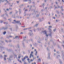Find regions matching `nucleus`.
Masks as SVG:
<instances>
[{
	"label": "nucleus",
	"mask_w": 64,
	"mask_h": 64,
	"mask_svg": "<svg viewBox=\"0 0 64 64\" xmlns=\"http://www.w3.org/2000/svg\"><path fill=\"white\" fill-rule=\"evenodd\" d=\"M32 54H33V52H31V54H30V58H31L32 57H33V55Z\"/></svg>",
	"instance_id": "obj_1"
},
{
	"label": "nucleus",
	"mask_w": 64,
	"mask_h": 64,
	"mask_svg": "<svg viewBox=\"0 0 64 64\" xmlns=\"http://www.w3.org/2000/svg\"><path fill=\"white\" fill-rule=\"evenodd\" d=\"M30 59L29 58H28L27 59V60H28V61L29 62V63H30V62H32V61H33V60H32V59L30 60V62H29V60H30Z\"/></svg>",
	"instance_id": "obj_2"
},
{
	"label": "nucleus",
	"mask_w": 64,
	"mask_h": 64,
	"mask_svg": "<svg viewBox=\"0 0 64 64\" xmlns=\"http://www.w3.org/2000/svg\"><path fill=\"white\" fill-rule=\"evenodd\" d=\"M44 33H45V34H46V36H48V35L47 34V32H46V31L45 30L44 31Z\"/></svg>",
	"instance_id": "obj_3"
},
{
	"label": "nucleus",
	"mask_w": 64,
	"mask_h": 64,
	"mask_svg": "<svg viewBox=\"0 0 64 64\" xmlns=\"http://www.w3.org/2000/svg\"><path fill=\"white\" fill-rule=\"evenodd\" d=\"M60 8V6H59L58 5H57L56 6V8Z\"/></svg>",
	"instance_id": "obj_4"
},
{
	"label": "nucleus",
	"mask_w": 64,
	"mask_h": 64,
	"mask_svg": "<svg viewBox=\"0 0 64 64\" xmlns=\"http://www.w3.org/2000/svg\"><path fill=\"white\" fill-rule=\"evenodd\" d=\"M60 64L62 63V61H61V60H60Z\"/></svg>",
	"instance_id": "obj_5"
},
{
	"label": "nucleus",
	"mask_w": 64,
	"mask_h": 64,
	"mask_svg": "<svg viewBox=\"0 0 64 64\" xmlns=\"http://www.w3.org/2000/svg\"><path fill=\"white\" fill-rule=\"evenodd\" d=\"M19 22H20V21H18L16 22V23H19Z\"/></svg>",
	"instance_id": "obj_6"
},
{
	"label": "nucleus",
	"mask_w": 64,
	"mask_h": 64,
	"mask_svg": "<svg viewBox=\"0 0 64 64\" xmlns=\"http://www.w3.org/2000/svg\"><path fill=\"white\" fill-rule=\"evenodd\" d=\"M26 58L25 57L23 59H22V61H24V60H25Z\"/></svg>",
	"instance_id": "obj_7"
},
{
	"label": "nucleus",
	"mask_w": 64,
	"mask_h": 64,
	"mask_svg": "<svg viewBox=\"0 0 64 64\" xmlns=\"http://www.w3.org/2000/svg\"><path fill=\"white\" fill-rule=\"evenodd\" d=\"M62 8H63V7L62 6L61 7V9H62V11H63V10L62 9Z\"/></svg>",
	"instance_id": "obj_8"
},
{
	"label": "nucleus",
	"mask_w": 64,
	"mask_h": 64,
	"mask_svg": "<svg viewBox=\"0 0 64 64\" xmlns=\"http://www.w3.org/2000/svg\"><path fill=\"white\" fill-rule=\"evenodd\" d=\"M4 34H6V32H3Z\"/></svg>",
	"instance_id": "obj_9"
},
{
	"label": "nucleus",
	"mask_w": 64,
	"mask_h": 64,
	"mask_svg": "<svg viewBox=\"0 0 64 64\" xmlns=\"http://www.w3.org/2000/svg\"><path fill=\"white\" fill-rule=\"evenodd\" d=\"M37 52H36V54H35V55H37Z\"/></svg>",
	"instance_id": "obj_10"
},
{
	"label": "nucleus",
	"mask_w": 64,
	"mask_h": 64,
	"mask_svg": "<svg viewBox=\"0 0 64 64\" xmlns=\"http://www.w3.org/2000/svg\"><path fill=\"white\" fill-rule=\"evenodd\" d=\"M38 60L39 61H41V59H40V58L38 59Z\"/></svg>",
	"instance_id": "obj_11"
},
{
	"label": "nucleus",
	"mask_w": 64,
	"mask_h": 64,
	"mask_svg": "<svg viewBox=\"0 0 64 64\" xmlns=\"http://www.w3.org/2000/svg\"><path fill=\"white\" fill-rule=\"evenodd\" d=\"M59 20H56V22H58V21H59Z\"/></svg>",
	"instance_id": "obj_12"
},
{
	"label": "nucleus",
	"mask_w": 64,
	"mask_h": 64,
	"mask_svg": "<svg viewBox=\"0 0 64 64\" xmlns=\"http://www.w3.org/2000/svg\"><path fill=\"white\" fill-rule=\"evenodd\" d=\"M49 28H52V26H49Z\"/></svg>",
	"instance_id": "obj_13"
},
{
	"label": "nucleus",
	"mask_w": 64,
	"mask_h": 64,
	"mask_svg": "<svg viewBox=\"0 0 64 64\" xmlns=\"http://www.w3.org/2000/svg\"><path fill=\"white\" fill-rule=\"evenodd\" d=\"M18 36H16L15 37V38H18Z\"/></svg>",
	"instance_id": "obj_14"
},
{
	"label": "nucleus",
	"mask_w": 64,
	"mask_h": 64,
	"mask_svg": "<svg viewBox=\"0 0 64 64\" xmlns=\"http://www.w3.org/2000/svg\"><path fill=\"white\" fill-rule=\"evenodd\" d=\"M56 13H59V12L57 11L56 12Z\"/></svg>",
	"instance_id": "obj_15"
},
{
	"label": "nucleus",
	"mask_w": 64,
	"mask_h": 64,
	"mask_svg": "<svg viewBox=\"0 0 64 64\" xmlns=\"http://www.w3.org/2000/svg\"><path fill=\"white\" fill-rule=\"evenodd\" d=\"M4 57H7V56H6V55H4Z\"/></svg>",
	"instance_id": "obj_16"
},
{
	"label": "nucleus",
	"mask_w": 64,
	"mask_h": 64,
	"mask_svg": "<svg viewBox=\"0 0 64 64\" xmlns=\"http://www.w3.org/2000/svg\"><path fill=\"white\" fill-rule=\"evenodd\" d=\"M19 61L20 63H22L21 61L20 60H19Z\"/></svg>",
	"instance_id": "obj_17"
},
{
	"label": "nucleus",
	"mask_w": 64,
	"mask_h": 64,
	"mask_svg": "<svg viewBox=\"0 0 64 64\" xmlns=\"http://www.w3.org/2000/svg\"><path fill=\"white\" fill-rule=\"evenodd\" d=\"M62 1L63 2H64V1L63 0H62Z\"/></svg>",
	"instance_id": "obj_18"
},
{
	"label": "nucleus",
	"mask_w": 64,
	"mask_h": 64,
	"mask_svg": "<svg viewBox=\"0 0 64 64\" xmlns=\"http://www.w3.org/2000/svg\"><path fill=\"white\" fill-rule=\"evenodd\" d=\"M4 59L5 60H6V58H4Z\"/></svg>",
	"instance_id": "obj_19"
},
{
	"label": "nucleus",
	"mask_w": 64,
	"mask_h": 64,
	"mask_svg": "<svg viewBox=\"0 0 64 64\" xmlns=\"http://www.w3.org/2000/svg\"><path fill=\"white\" fill-rule=\"evenodd\" d=\"M32 64H36V63L34 62V64L32 63Z\"/></svg>",
	"instance_id": "obj_20"
},
{
	"label": "nucleus",
	"mask_w": 64,
	"mask_h": 64,
	"mask_svg": "<svg viewBox=\"0 0 64 64\" xmlns=\"http://www.w3.org/2000/svg\"><path fill=\"white\" fill-rule=\"evenodd\" d=\"M39 58V56H37V58Z\"/></svg>",
	"instance_id": "obj_21"
},
{
	"label": "nucleus",
	"mask_w": 64,
	"mask_h": 64,
	"mask_svg": "<svg viewBox=\"0 0 64 64\" xmlns=\"http://www.w3.org/2000/svg\"><path fill=\"white\" fill-rule=\"evenodd\" d=\"M28 56H26V58H28Z\"/></svg>",
	"instance_id": "obj_22"
},
{
	"label": "nucleus",
	"mask_w": 64,
	"mask_h": 64,
	"mask_svg": "<svg viewBox=\"0 0 64 64\" xmlns=\"http://www.w3.org/2000/svg\"><path fill=\"white\" fill-rule=\"evenodd\" d=\"M61 14L62 15H63V13H61Z\"/></svg>",
	"instance_id": "obj_23"
},
{
	"label": "nucleus",
	"mask_w": 64,
	"mask_h": 64,
	"mask_svg": "<svg viewBox=\"0 0 64 64\" xmlns=\"http://www.w3.org/2000/svg\"><path fill=\"white\" fill-rule=\"evenodd\" d=\"M53 19H55V17H53Z\"/></svg>",
	"instance_id": "obj_24"
},
{
	"label": "nucleus",
	"mask_w": 64,
	"mask_h": 64,
	"mask_svg": "<svg viewBox=\"0 0 64 64\" xmlns=\"http://www.w3.org/2000/svg\"><path fill=\"white\" fill-rule=\"evenodd\" d=\"M38 24H36V26H37L38 25Z\"/></svg>",
	"instance_id": "obj_25"
},
{
	"label": "nucleus",
	"mask_w": 64,
	"mask_h": 64,
	"mask_svg": "<svg viewBox=\"0 0 64 64\" xmlns=\"http://www.w3.org/2000/svg\"><path fill=\"white\" fill-rule=\"evenodd\" d=\"M18 58H20V56H18Z\"/></svg>",
	"instance_id": "obj_26"
},
{
	"label": "nucleus",
	"mask_w": 64,
	"mask_h": 64,
	"mask_svg": "<svg viewBox=\"0 0 64 64\" xmlns=\"http://www.w3.org/2000/svg\"><path fill=\"white\" fill-rule=\"evenodd\" d=\"M20 34H23V32H21Z\"/></svg>",
	"instance_id": "obj_27"
},
{
	"label": "nucleus",
	"mask_w": 64,
	"mask_h": 64,
	"mask_svg": "<svg viewBox=\"0 0 64 64\" xmlns=\"http://www.w3.org/2000/svg\"><path fill=\"white\" fill-rule=\"evenodd\" d=\"M64 55H63V54H62V57H63Z\"/></svg>",
	"instance_id": "obj_28"
},
{
	"label": "nucleus",
	"mask_w": 64,
	"mask_h": 64,
	"mask_svg": "<svg viewBox=\"0 0 64 64\" xmlns=\"http://www.w3.org/2000/svg\"><path fill=\"white\" fill-rule=\"evenodd\" d=\"M17 3H19V2L18 1L17 2Z\"/></svg>",
	"instance_id": "obj_29"
},
{
	"label": "nucleus",
	"mask_w": 64,
	"mask_h": 64,
	"mask_svg": "<svg viewBox=\"0 0 64 64\" xmlns=\"http://www.w3.org/2000/svg\"><path fill=\"white\" fill-rule=\"evenodd\" d=\"M59 53V52H57V53Z\"/></svg>",
	"instance_id": "obj_30"
},
{
	"label": "nucleus",
	"mask_w": 64,
	"mask_h": 64,
	"mask_svg": "<svg viewBox=\"0 0 64 64\" xmlns=\"http://www.w3.org/2000/svg\"><path fill=\"white\" fill-rule=\"evenodd\" d=\"M8 9H6V10H7V11H8Z\"/></svg>",
	"instance_id": "obj_31"
},
{
	"label": "nucleus",
	"mask_w": 64,
	"mask_h": 64,
	"mask_svg": "<svg viewBox=\"0 0 64 64\" xmlns=\"http://www.w3.org/2000/svg\"><path fill=\"white\" fill-rule=\"evenodd\" d=\"M34 49V48H32V49Z\"/></svg>",
	"instance_id": "obj_32"
},
{
	"label": "nucleus",
	"mask_w": 64,
	"mask_h": 64,
	"mask_svg": "<svg viewBox=\"0 0 64 64\" xmlns=\"http://www.w3.org/2000/svg\"><path fill=\"white\" fill-rule=\"evenodd\" d=\"M14 21H15V22L16 21V20H14Z\"/></svg>",
	"instance_id": "obj_33"
},
{
	"label": "nucleus",
	"mask_w": 64,
	"mask_h": 64,
	"mask_svg": "<svg viewBox=\"0 0 64 64\" xmlns=\"http://www.w3.org/2000/svg\"><path fill=\"white\" fill-rule=\"evenodd\" d=\"M26 64V62H24V64Z\"/></svg>",
	"instance_id": "obj_34"
},
{
	"label": "nucleus",
	"mask_w": 64,
	"mask_h": 64,
	"mask_svg": "<svg viewBox=\"0 0 64 64\" xmlns=\"http://www.w3.org/2000/svg\"><path fill=\"white\" fill-rule=\"evenodd\" d=\"M48 24H50V22H48Z\"/></svg>",
	"instance_id": "obj_35"
},
{
	"label": "nucleus",
	"mask_w": 64,
	"mask_h": 64,
	"mask_svg": "<svg viewBox=\"0 0 64 64\" xmlns=\"http://www.w3.org/2000/svg\"><path fill=\"white\" fill-rule=\"evenodd\" d=\"M34 51H36V50L35 49V50H34Z\"/></svg>",
	"instance_id": "obj_36"
},
{
	"label": "nucleus",
	"mask_w": 64,
	"mask_h": 64,
	"mask_svg": "<svg viewBox=\"0 0 64 64\" xmlns=\"http://www.w3.org/2000/svg\"><path fill=\"white\" fill-rule=\"evenodd\" d=\"M54 52H56V50H54Z\"/></svg>",
	"instance_id": "obj_37"
},
{
	"label": "nucleus",
	"mask_w": 64,
	"mask_h": 64,
	"mask_svg": "<svg viewBox=\"0 0 64 64\" xmlns=\"http://www.w3.org/2000/svg\"><path fill=\"white\" fill-rule=\"evenodd\" d=\"M10 37H12V36H10Z\"/></svg>",
	"instance_id": "obj_38"
},
{
	"label": "nucleus",
	"mask_w": 64,
	"mask_h": 64,
	"mask_svg": "<svg viewBox=\"0 0 64 64\" xmlns=\"http://www.w3.org/2000/svg\"><path fill=\"white\" fill-rule=\"evenodd\" d=\"M25 11H27V10H26Z\"/></svg>",
	"instance_id": "obj_39"
},
{
	"label": "nucleus",
	"mask_w": 64,
	"mask_h": 64,
	"mask_svg": "<svg viewBox=\"0 0 64 64\" xmlns=\"http://www.w3.org/2000/svg\"><path fill=\"white\" fill-rule=\"evenodd\" d=\"M22 27H25V26H22Z\"/></svg>",
	"instance_id": "obj_40"
},
{
	"label": "nucleus",
	"mask_w": 64,
	"mask_h": 64,
	"mask_svg": "<svg viewBox=\"0 0 64 64\" xmlns=\"http://www.w3.org/2000/svg\"><path fill=\"white\" fill-rule=\"evenodd\" d=\"M55 30H54V31H55Z\"/></svg>",
	"instance_id": "obj_41"
},
{
	"label": "nucleus",
	"mask_w": 64,
	"mask_h": 64,
	"mask_svg": "<svg viewBox=\"0 0 64 64\" xmlns=\"http://www.w3.org/2000/svg\"><path fill=\"white\" fill-rule=\"evenodd\" d=\"M12 13V12H10V13Z\"/></svg>",
	"instance_id": "obj_42"
},
{
	"label": "nucleus",
	"mask_w": 64,
	"mask_h": 64,
	"mask_svg": "<svg viewBox=\"0 0 64 64\" xmlns=\"http://www.w3.org/2000/svg\"><path fill=\"white\" fill-rule=\"evenodd\" d=\"M56 4H57V2H56Z\"/></svg>",
	"instance_id": "obj_43"
},
{
	"label": "nucleus",
	"mask_w": 64,
	"mask_h": 64,
	"mask_svg": "<svg viewBox=\"0 0 64 64\" xmlns=\"http://www.w3.org/2000/svg\"><path fill=\"white\" fill-rule=\"evenodd\" d=\"M3 53H4V52H3Z\"/></svg>",
	"instance_id": "obj_44"
},
{
	"label": "nucleus",
	"mask_w": 64,
	"mask_h": 64,
	"mask_svg": "<svg viewBox=\"0 0 64 64\" xmlns=\"http://www.w3.org/2000/svg\"><path fill=\"white\" fill-rule=\"evenodd\" d=\"M26 0V1H27V0Z\"/></svg>",
	"instance_id": "obj_45"
},
{
	"label": "nucleus",
	"mask_w": 64,
	"mask_h": 64,
	"mask_svg": "<svg viewBox=\"0 0 64 64\" xmlns=\"http://www.w3.org/2000/svg\"><path fill=\"white\" fill-rule=\"evenodd\" d=\"M1 23H2V22H1Z\"/></svg>",
	"instance_id": "obj_46"
},
{
	"label": "nucleus",
	"mask_w": 64,
	"mask_h": 64,
	"mask_svg": "<svg viewBox=\"0 0 64 64\" xmlns=\"http://www.w3.org/2000/svg\"><path fill=\"white\" fill-rule=\"evenodd\" d=\"M25 38H26V37H25Z\"/></svg>",
	"instance_id": "obj_47"
},
{
	"label": "nucleus",
	"mask_w": 64,
	"mask_h": 64,
	"mask_svg": "<svg viewBox=\"0 0 64 64\" xmlns=\"http://www.w3.org/2000/svg\"><path fill=\"white\" fill-rule=\"evenodd\" d=\"M7 41H6V42H7Z\"/></svg>",
	"instance_id": "obj_48"
},
{
	"label": "nucleus",
	"mask_w": 64,
	"mask_h": 64,
	"mask_svg": "<svg viewBox=\"0 0 64 64\" xmlns=\"http://www.w3.org/2000/svg\"><path fill=\"white\" fill-rule=\"evenodd\" d=\"M6 0V1H7V0Z\"/></svg>",
	"instance_id": "obj_49"
},
{
	"label": "nucleus",
	"mask_w": 64,
	"mask_h": 64,
	"mask_svg": "<svg viewBox=\"0 0 64 64\" xmlns=\"http://www.w3.org/2000/svg\"><path fill=\"white\" fill-rule=\"evenodd\" d=\"M32 46V45H31V46Z\"/></svg>",
	"instance_id": "obj_50"
}]
</instances>
